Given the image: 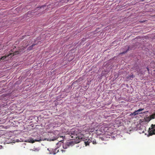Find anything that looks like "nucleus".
Instances as JSON below:
<instances>
[{
	"instance_id": "obj_1",
	"label": "nucleus",
	"mask_w": 155,
	"mask_h": 155,
	"mask_svg": "<svg viewBox=\"0 0 155 155\" xmlns=\"http://www.w3.org/2000/svg\"><path fill=\"white\" fill-rule=\"evenodd\" d=\"M68 134L70 135L72 140H75L80 141V140L82 139L84 137V135L81 132H79L76 128H73L70 131L68 132Z\"/></svg>"
},
{
	"instance_id": "obj_2",
	"label": "nucleus",
	"mask_w": 155,
	"mask_h": 155,
	"mask_svg": "<svg viewBox=\"0 0 155 155\" xmlns=\"http://www.w3.org/2000/svg\"><path fill=\"white\" fill-rule=\"evenodd\" d=\"M25 49V48L24 47L22 46L21 47V48L19 49L18 51H15L14 48L13 49H12L9 52V54H5V56L0 58V61L1 60H5V59L7 57H9L10 56L9 58H11L14 55L17 54H18L20 52L23 51V50Z\"/></svg>"
},
{
	"instance_id": "obj_3",
	"label": "nucleus",
	"mask_w": 155,
	"mask_h": 155,
	"mask_svg": "<svg viewBox=\"0 0 155 155\" xmlns=\"http://www.w3.org/2000/svg\"><path fill=\"white\" fill-rule=\"evenodd\" d=\"M74 141H70L69 142H67L65 146H63V147L64 149L66 148L67 147L66 146H72L75 143H77L80 142V141L78 140H76L75 139L74 140Z\"/></svg>"
},
{
	"instance_id": "obj_4",
	"label": "nucleus",
	"mask_w": 155,
	"mask_h": 155,
	"mask_svg": "<svg viewBox=\"0 0 155 155\" xmlns=\"http://www.w3.org/2000/svg\"><path fill=\"white\" fill-rule=\"evenodd\" d=\"M151 127V128H149V134L151 136L155 134V124H152Z\"/></svg>"
},
{
	"instance_id": "obj_5",
	"label": "nucleus",
	"mask_w": 155,
	"mask_h": 155,
	"mask_svg": "<svg viewBox=\"0 0 155 155\" xmlns=\"http://www.w3.org/2000/svg\"><path fill=\"white\" fill-rule=\"evenodd\" d=\"M41 140V138H38L37 139H33L31 138H30L27 140V141L30 143H33L35 141H39Z\"/></svg>"
},
{
	"instance_id": "obj_6",
	"label": "nucleus",
	"mask_w": 155,
	"mask_h": 155,
	"mask_svg": "<svg viewBox=\"0 0 155 155\" xmlns=\"http://www.w3.org/2000/svg\"><path fill=\"white\" fill-rule=\"evenodd\" d=\"M144 110V108H140L138 110H135L134 112L132 113V115H134L135 116L136 115H137L139 114H140L142 113H140V112Z\"/></svg>"
},
{
	"instance_id": "obj_7",
	"label": "nucleus",
	"mask_w": 155,
	"mask_h": 155,
	"mask_svg": "<svg viewBox=\"0 0 155 155\" xmlns=\"http://www.w3.org/2000/svg\"><path fill=\"white\" fill-rule=\"evenodd\" d=\"M48 150L49 151V153L50 154H54V149L50 148H48Z\"/></svg>"
},
{
	"instance_id": "obj_8",
	"label": "nucleus",
	"mask_w": 155,
	"mask_h": 155,
	"mask_svg": "<svg viewBox=\"0 0 155 155\" xmlns=\"http://www.w3.org/2000/svg\"><path fill=\"white\" fill-rule=\"evenodd\" d=\"M37 44H33L31 45L27 49V50L28 51H30L33 49V47L35 45H37Z\"/></svg>"
},
{
	"instance_id": "obj_9",
	"label": "nucleus",
	"mask_w": 155,
	"mask_h": 155,
	"mask_svg": "<svg viewBox=\"0 0 155 155\" xmlns=\"http://www.w3.org/2000/svg\"><path fill=\"white\" fill-rule=\"evenodd\" d=\"M91 142L92 140L89 139L88 140L84 141V143H85L86 146H87V145H88Z\"/></svg>"
},
{
	"instance_id": "obj_10",
	"label": "nucleus",
	"mask_w": 155,
	"mask_h": 155,
	"mask_svg": "<svg viewBox=\"0 0 155 155\" xmlns=\"http://www.w3.org/2000/svg\"><path fill=\"white\" fill-rule=\"evenodd\" d=\"M149 117L151 119H154L155 118V113L150 115Z\"/></svg>"
},
{
	"instance_id": "obj_11",
	"label": "nucleus",
	"mask_w": 155,
	"mask_h": 155,
	"mask_svg": "<svg viewBox=\"0 0 155 155\" xmlns=\"http://www.w3.org/2000/svg\"><path fill=\"white\" fill-rule=\"evenodd\" d=\"M150 118V117H147L145 119V121L147 122H149L151 120Z\"/></svg>"
},
{
	"instance_id": "obj_12",
	"label": "nucleus",
	"mask_w": 155,
	"mask_h": 155,
	"mask_svg": "<svg viewBox=\"0 0 155 155\" xmlns=\"http://www.w3.org/2000/svg\"><path fill=\"white\" fill-rule=\"evenodd\" d=\"M54 154H55L58 152L59 150H58V148H55V149H54Z\"/></svg>"
},
{
	"instance_id": "obj_13",
	"label": "nucleus",
	"mask_w": 155,
	"mask_h": 155,
	"mask_svg": "<svg viewBox=\"0 0 155 155\" xmlns=\"http://www.w3.org/2000/svg\"><path fill=\"white\" fill-rule=\"evenodd\" d=\"M91 142H92L93 144H96L97 143L95 140H92Z\"/></svg>"
},
{
	"instance_id": "obj_14",
	"label": "nucleus",
	"mask_w": 155,
	"mask_h": 155,
	"mask_svg": "<svg viewBox=\"0 0 155 155\" xmlns=\"http://www.w3.org/2000/svg\"><path fill=\"white\" fill-rule=\"evenodd\" d=\"M33 150L34 151H38L39 150L38 149L35 148H33Z\"/></svg>"
},
{
	"instance_id": "obj_15",
	"label": "nucleus",
	"mask_w": 155,
	"mask_h": 155,
	"mask_svg": "<svg viewBox=\"0 0 155 155\" xmlns=\"http://www.w3.org/2000/svg\"><path fill=\"white\" fill-rule=\"evenodd\" d=\"M130 78H133L134 77V75H130Z\"/></svg>"
},
{
	"instance_id": "obj_16",
	"label": "nucleus",
	"mask_w": 155,
	"mask_h": 155,
	"mask_svg": "<svg viewBox=\"0 0 155 155\" xmlns=\"http://www.w3.org/2000/svg\"><path fill=\"white\" fill-rule=\"evenodd\" d=\"M56 139H57V138H56H56H55L54 139H51V140H52L53 141V140H56Z\"/></svg>"
},
{
	"instance_id": "obj_17",
	"label": "nucleus",
	"mask_w": 155,
	"mask_h": 155,
	"mask_svg": "<svg viewBox=\"0 0 155 155\" xmlns=\"http://www.w3.org/2000/svg\"><path fill=\"white\" fill-rule=\"evenodd\" d=\"M22 37H23V38H21V39H22L23 38H24V37H25V36H23Z\"/></svg>"
},
{
	"instance_id": "obj_18",
	"label": "nucleus",
	"mask_w": 155,
	"mask_h": 155,
	"mask_svg": "<svg viewBox=\"0 0 155 155\" xmlns=\"http://www.w3.org/2000/svg\"><path fill=\"white\" fill-rule=\"evenodd\" d=\"M147 70L148 71H149V69L148 68H147Z\"/></svg>"
},
{
	"instance_id": "obj_19",
	"label": "nucleus",
	"mask_w": 155,
	"mask_h": 155,
	"mask_svg": "<svg viewBox=\"0 0 155 155\" xmlns=\"http://www.w3.org/2000/svg\"><path fill=\"white\" fill-rule=\"evenodd\" d=\"M136 71H138V69L137 68H136Z\"/></svg>"
},
{
	"instance_id": "obj_20",
	"label": "nucleus",
	"mask_w": 155,
	"mask_h": 155,
	"mask_svg": "<svg viewBox=\"0 0 155 155\" xmlns=\"http://www.w3.org/2000/svg\"><path fill=\"white\" fill-rule=\"evenodd\" d=\"M69 135V137H70V138H71V140H72L71 139L72 138H71V136H70V135Z\"/></svg>"
},
{
	"instance_id": "obj_21",
	"label": "nucleus",
	"mask_w": 155,
	"mask_h": 155,
	"mask_svg": "<svg viewBox=\"0 0 155 155\" xmlns=\"http://www.w3.org/2000/svg\"><path fill=\"white\" fill-rule=\"evenodd\" d=\"M125 53V52H123V53H121V54H124V53Z\"/></svg>"
},
{
	"instance_id": "obj_22",
	"label": "nucleus",
	"mask_w": 155,
	"mask_h": 155,
	"mask_svg": "<svg viewBox=\"0 0 155 155\" xmlns=\"http://www.w3.org/2000/svg\"><path fill=\"white\" fill-rule=\"evenodd\" d=\"M62 137L63 138V137H64L63 136H62V137Z\"/></svg>"
},
{
	"instance_id": "obj_23",
	"label": "nucleus",
	"mask_w": 155,
	"mask_h": 155,
	"mask_svg": "<svg viewBox=\"0 0 155 155\" xmlns=\"http://www.w3.org/2000/svg\"><path fill=\"white\" fill-rule=\"evenodd\" d=\"M61 151H62V152L64 151V150H61Z\"/></svg>"
},
{
	"instance_id": "obj_24",
	"label": "nucleus",
	"mask_w": 155,
	"mask_h": 155,
	"mask_svg": "<svg viewBox=\"0 0 155 155\" xmlns=\"http://www.w3.org/2000/svg\"><path fill=\"white\" fill-rule=\"evenodd\" d=\"M70 0H67L68 2H69Z\"/></svg>"
},
{
	"instance_id": "obj_25",
	"label": "nucleus",
	"mask_w": 155,
	"mask_h": 155,
	"mask_svg": "<svg viewBox=\"0 0 155 155\" xmlns=\"http://www.w3.org/2000/svg\"><path fill=\"white\" fill-rule=\"evenodd\" d=\"M134 70V69H133V70H132V71H133V70Z\"/></svg>"
}]
</instances>
